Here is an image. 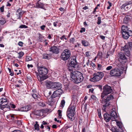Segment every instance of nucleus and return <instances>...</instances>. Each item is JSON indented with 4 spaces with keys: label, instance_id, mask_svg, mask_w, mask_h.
Returning <instances> with one entry per match:
<instances>
[{
    "label": "nucleus",
    "instance_id": "obj_20",
    "mask_svg": "<svg viewBox=\"0 0 132 132\" xmlns=\"http://www.w3.org/2000/svg\"><path fill=\"white\" fill-rule=\"evenodd\" d=\"M131 19V17L130 16L128 15L126 16L124 19L123 21V23L127 24L130 21Z\"/></svg>",
    "mask_w": 132,
    "mask_h": 132
},
{
    "label": "nucleus",
    "instance_id": "obj_42",
    "mask_svg": "<svg viewBox=\"0 0 132 132\" xmlns=\"http://www.w3.org/2000/svg\"><path fill=\"white\" fill-rule=\"evenodd\" d=\"M98 20H97V24L98 25L100 24L101 22V17H98Z\"/></svg>",
    "mask_w": 132,
    "mask_h": 132
},
{
    "label": "nucleus",
    "instance_id": "obj_22",
    "mask_svg": "<svg viewBox=\"0 0 132 132\" xmlns=\"http://www.w3.org/2000/svg\"><path fill=\"white\" fill-rule=\"evenodd\" d=\"M31 108L30 106L27 105L25 106L24 107L21 108V111H27L29 110H30Z\"/></svg>",
    "mask_w": 132,
    "mask_h": 132
},
{
    "label": "nucleus",
    "instance_id": "obj_32",
    "mask_svg": "<svg viewBox=\"0 0 132 132\" xmlns=\"http://www.w3.org/2000/svg\"><path fill=\"white\" fill-rule=\"evenodd\" d=\"M116 69H113L111 70L110 71V74L112 76H114L115 73V72Z\"/></svg>",
    "mask_w": 132,
    "mask_h": 132
},
{
    "label": "nucleus",
    "instance_id": "obj_54",
    "mask_svg": "<svg viewBox=\"0 0 132 132\" xmlns=\"http://www.w3.org/2000/svg\"><path fill=\"white\" fill-rule=\"evenodd\" d=\"M112 67L111 66H109L107 67L106 70H109L112 69Z\"/></svg>",
    "mask_w": 132,
    "mask_h": 132
},
{
    "label": "nucleus",
    "instance_id": "obj_34",
    "mask_svg": "<svg viewBox=\"0 0 132 132\" xmlns=\"http://www.w3.org/2000/svg\"><path fill=\"white\" fill-rule=\"evenodd\" d=\"M3 106L5 107L7 109V110H10V106L8 104H6L4 105H2Z\"/></svg>",
    "mask_w": 132,
    "mask_h": 132
},
{
    "label": "nucleus",
    "instance_id": "obj_10",
    "mask_svg": "<svg viewBox=\"0 0 132 132\" xmlns=\"http://www.w3.org/2000/svg\"><path fill=\"white\" fill-rule=\"evenodd\" d=\"M123 38L125 39H127L129 36H132V31H128V32H121Z\"/></svg>",
    "mask_w": 132,
    "mask_h": 132
},
{
    "label": "nucleus",
    "instance_id": "obj_6",
    "mask_svg": "<svg viewBox=\"0 0 132 132\" xmlns=\"http://www.w3.org/2000/svg\"><path fill=\"white\" fill-rule=\"evenodd\" d=\"M118 60L120 63L124 64L128 61V57L123 53H120L118 54Z\"/></svg>",
    "mask_w": 132,
    "mask_h": 132
},
{
    "label": "nucleus",
    "instance_id": "obj_61",
    "mask_svg": "<svg viewBox=\"0 0 132 132\" xmlns=\"http://www.w3.org/2000/svg\"><path fill=\"white\" fill-rule=\"evenodd\" d=\"M100 37L103 40H104L105 39V37L104 36L100 35Z\"/></svg>",
    "mask_w": 132,
    "mask_h": 132
},
{
    "label": "nucleus",
    "instance_id": "obj_9",
    "mask_svg": "<svg viewBox=\"0 0 132 132\" xmlns=\"http://www.w3.org/2000/svg\"><path fill=\"white\" fill-rule=\"evenodd\" d=\"M103 91L107 95L111 93L112 92L113 90L111 87L106 85L104 86L103 88Z\"/></svg>",
    "mask_w": 132,
    "mask_h": 132
},
{
    "label": "nucleus",
    "instance_id": "obj_60",
    "mask_svg": "<svg viewBox=\"0 0 132 132\" xmlns=\"http://www.w3.org/2000/svg\"><path fill=\"white\" fill-rule=\"evenodd\" d=\"M118 67H119V68L120 69H122V67L121 65H119L118 64V65H117Z\"/></svg>",
    "mask_w": 132,
    "mask_h": 132
},
{
    "label": "nucleus",
    "instance_id": "obj_55",
    "mask_svg": "<svg viewBox=\"0 0 132 132\" xmlns=\"http://www.w3.org/2000/svg\"><path fill=\"white\" fill-rule=\"evenodd\" d=\"M98 114L99 117L100 119L101 118H102L101 113L100 112H99L98 111Z\"/></svg>",
    "mask_w": 132,
    "mask_h": 132
},
{
    "label": "nucleus",
    "instance_id": "obj_48",
    "mask_svg": "<svg viewBox=\"0 0 132 132\" xmlns=\"http://www.w3.org/2000/svg\"><path fill=\"white\" fill-rule=\"evenodd\" d=\"M117 125L119 126V128L121 129L122 128V127H121V124L120 122L119 121H118L117 122Z\"/></svg>",
    "mask_w": 132,
    "mask_h": 132
},
{
    "label": "nucleus",
    "instance_id": "obj_19",
    "mask_svg": "<svg viewBox=\"0 0 132 132\" xmlns=\"http://www.w3.org/2000/svg\"><path fill=\"white\" fill-rule=\"evenodd\" d=\"M45 85L46 87L48 88H51L52 89L53 82L51 81H46Z\"/></svg>",
    "mask_w": 132,
    "mask_h": 132
},
{
    "label": "nucleus",
    "instance_id": "obj_40",
    "mask_svg": "<svg viewBox=\"0 0 132 132\" xmlns=\"http://www.w3.org/2000/svg\"><path fill=\"white\" fill-rule=\"evenodd\" d=\"M28 28L27 26L24 24H22V25H20L19 27V28Z\"/></svg>",
    "mask_w": 132,
    "mask_h": 132
},
{
    "label": "nucleus",
    "instance_id": "obj_35",
    "mask_svg": "<svg viewBox=\"0 0 132 132\" xmlns=\"http://www.w3.org/2000/svg\"><path fill=\"white\" fill-rule=\"evenodd\" d=\"M0 109L3 110L5 112H6L7 111H9L10 110H7V109L6 108H5V107L3 106V105H1L0 106Z\"/></svg>",
    "mask_w": 132,
    "mask_h": 132
},
{
    "label": "nucleus",
    "instance_id": "obj_23",
    "mask_svg": "<svg viewBox=\"0 0 132 132\" xmlns=\"http://www.w3.org/2000/svg\"><path fill=\"white\" fill-rule=\"evenodd\" d=\"M132 4V0L128 2H127L122 5L120 7L121 9L122 10L123 9L125 8L127 6L131 4Z\"/></svg>",
    "mask_w": 132,
    "mask_h": 132
},
{
    "label": "nucleus",
    "instance_id": "obj_56",
    "mask_svg": "<svg viewBox=\"0 0 132 132\" xmlns=\"http://www.w3.org/2000/svg\"><path fill=\"white\" fill-rule=\"evenodd\" d=\"M10 104L11 105L10 106H11V108L14 109L15 108L16 106L14 104H11V103Z\"/></svg>",
    "mask_w": 132,
    "mask_h": 132
},
{
    "label": "nucleus",
    "instance_id": "obj_37",
    "mask_svg": "<svg viewBox=\"0 0 132 132\" xmlns=\"http://www.w3.org/2000/svg\"><path fill=\"white\" fill-rule=\"evenodd\" d=\"M65 103V100H62L61 101V105H60V106L63 108L64 105Z\"/></svg>",
    "mask_w": 132,
    "mask_h": 132
},
{
    "label": "nucleus",
    "instance_id": "obj_45",
    "mask_svg": "<svg viewBox=\"0 0 132 132\" xmlns=\"http://www.w3.org/2000/svg\"><path fill=\"white\" fill-rule=\"evenodd\" d=\"M8 70H9V72L10 73V75H11V76H13V75L14 73L13 72H12L11 70L9 68H8Z\"/></svg>",
    "mask_w": 132,
    "mask_h": 132
},
{
    "label": "nucleus",
    "instance_id": "obj_14",
    "mask_svg": "<svg viewBox=\"0 0 132 132\" xmlns=\"http://www.w3.org/2000/svg\"><path fill=\"white\" fill-rule=\"evenodd\" d=\"M62 88V85L59 82H53L52 89L56 90L59 89H61Z\"/></svg>",
    "mask_w": 132,
    "mask_h": 132
},
{
    "label": "nucleus",
    "instance_id": "obj_25",
    "mask_svg": "<svg viewBox=\"0 0 132 132\" xmlns=\"http://www.w3.org/2000/svg\"><path fill=\"white\" fill-rule=\"evenodd\" d=\"M128 31H132L131 30H129V29L127 26L123 25L121 27V32H128Z\"/></svg>",
    "mask_w": 132,
    "mask_h": 132
},
{
    "label": "nucleus",
    "instance_id": "obj_21",
    "mask_svg": "<svg viewBox=\"0 0 132 132\" xmlns=\"http://www.w3.org/2000/svg\"><path fill=\"white\" fill-rule=\"evenodd\" d=\"M16 13L19 15V19H20L24 13V12L21 9L19 8L16 11Z\"/></svg>",
    "mask_w": 132,
    "mask_h": 132
},
{
    "label": "nucleus",
    "instance_id": "obj_29",
    "mask_svg": "<svg viewBox=\"0 0 132 132\" xmlns=\"http://www.w3.org/2000/svg\"><path fill=\"white\" fill-rule=\"evenodd\" d=\"M81 43L82 45L85 46H88L89 45V42L85 40H82Z\"/></svg>",
    "mask_w": 132,
    "mask_h": 132
},
{
    "label": "nucleus",
    "instance_id": "obj_27",
    "mask_svg": "<svg viewBox=\"0 0 132 132\" xmlns=\"http://www.w3.org/2000/svg\"><path fill=\"white\" fill-rule=\"evenodd\" d=\"M115 76H119L121 75V71L120 69L117 68L116 69Z\"/></svg>",
    "mask_w": 132,
    "mask_h": 132
},
{
    "label": "nucleus",
    "instance_id": "obj_64",
    "mask_svg": "<svg viewBox=\"0 0 132 132\" xmlns=\"http://www.w3.org/2000/svg\"><path fill=\"white\" fill-rule=\"evenodd\" d=\"M90 64L94 68L95 66V64L94 63H91V64Z\"/></svg>",
    "mask_w": 132,
    "mask_h": 132
},
{
    "label": "nucleus",
    "instance_id": "obj_1",
    "mask_svg": "<svg viewBox=\"0 0 132 132\" xmlns=\"http://www.w3.org/2000/svg\"><path fill=\"white\" fill-rule=\"evenodd\" d=\"M71 80L75 83L78 84L81 82L84 79L82 74L78 71L74 73H71Z\"/></svg>",
    "mask_w": 132,
    "mask_h": 132
},
{
    "label": "nucleus",
    "instance_id": "obj_53",
    "mask_svg": "<svg viewBox=\"0 0 132 132\" xmlns=\"http://www.w3.org/2000/svg\"><path fill=\"white\" fill-rule=\"evenodd\" d=\"M23 43L22 42L20 41L18 43V44L20 46H23Z\"/></svg>",
    "mask_w": 132,
    "mask_h": 132
},
{
    "label": "nucleus",
    "instance_id": "obj_59",
    "mask_svg": "<svg viewBox=\"0 0 132 132\" xmlns=\"http://www.w3.org/2000/svg\"><path fill=\"white\" fill-rule=\"evenodd\" d=\"M86 56L87 57H89L90 56V55L89 54V52H86L85 53Z\"/></svg>",
    "mask_w": 132,
    "mask_h": 132
},
{
    "label": "nucleus",
    "instance_id": "obj_3",
    "mask_svg": "<svg viewBox=\"0 0 132 132\" xmlns=\"http://www.w3.org/2000/svg\"><path fill=\"white\" fill-rule=\"evenodd\" d=\"M76 106L75 105L70 104L68 108L67 112V115L72 121L74 119V116L75 113Z\"/></svg>",
    "mask_w": 132,
    "mask_h": 132
},
{
    "label": "nucleus",
    "instance_id": "obj_8",
    "mask_svg": "<svg viewBox=\"0 0 132 132\" xmlns=\"http://www.w3.org/2000/svg\"><path fill=\"white\" fill-rule=\"evenodd\" d=\"M70 62L68 66L69 68L70 67H72L75 68V66L77 65V62L76 61V57L75 56L71 57L70 59Z\"/></svg>",
    "mask_w": 132,
    "mask_h": 132
},
{
    "label": "nucleus",
    "instance_id": "obj_44",
    "mask_svg": "<svg viewBox=\"0 0 132 132\" xmlns=\"http://www.w3.org/2000/svg\"><path fill=\"white\" fill-rule=\"evenodd\" d=\"M61 112V110H59L57 111V113L58 114V115L60 118H61L62 116Z\"/></svg>",
    "mask_w": 132,
    "mask_h": 132
},
{
    "label": "nucleus",
    "instance_id": "obj_12",
    "mask_svg": "<svg viewBox=\"0 0 132 132\" xmlns=\"http://www.w3.org/2000/svg\"><path fill=\"white\" fill-rule=\"evenodd\" d=\"M110 115L111 116V117L112 118V120H114V119L117 118V116L116 112L115 111V108L112 109V110L110 112Z\"/></svg>",
    "mask_w": 132,
    "mask_h": 132
},
{
    "label": "nucleus",
    "instance_id": "obj_39",
    "mask_svg": "<svg viewBox=\"0 0 132 132\" xmlns=\"http://www.w3.org/2000/svg\"><path fill=\"white\" fill-rule=\"evenodd\" d=\"M26 61H28L32 60V58L31 56H26Z\"/></svg>",
    "mask_w": 132,
    "mask_h": 132
},
{
    "label": "nucleus",
    "instance_id": "obj_33",
    "mask_svg": "<svg viewBox=\"0 0 132 132\" xmlns=\"http://www.w3.org/2000/svg\"><path fill=\"white\" fill-rule=\"evenodd\" d=\"M55 92V91L51 96V98L53 99L55 98L56 97L59 96L58 95L56 94Z\"/></svg>",
    "mask_w": 132,
    "mask_h": 132
},
{
    "label": "nucleus",
    "instance_id": "obj_50",
    "mask_svg": "<svg viewBox=\"0 0 132 132\" xmlns=\"http://www.w3.org/2000/svg\"><path fill=\"white\" fill-rule=\"evenodd\" d=\"M46 27V26L45 25H43L40 27V28L42 30H45L44 28Z\"/></svg>",
    "mask_w": 132,
    "mask_h": 132
},
{
    "label": "nucleus",
    "instance_id": "obj_2",
    "mask_svg": "<svg viewBox=\"0 0 132 132\" xmlns=\"http://www.w3.org/2000/svg\"><path fill=\"white\" fill-rule=\"evenodd\" d=\"M37 69L39 74V80L41 81L47 78L46 75L48 72L47 69L45 67L38 66Z\"/></svg>",
    "mask_w": 132,
    "mask_h": 132
},
{
    "label": "nucleus",
    "instance_id": "obj_38",
    "mask_svg": "<svg viewBox=\"0 0 132 132\" xmlns=\"http://www.w3.org/2000/svg\"><path fill=\"white\" fill-rule=\"evenodd\" d=\"M18 54L19 55V56H18L19 58H21L22 57L24 54V53L22 52H20L18 53Z\"/></svg>",
    "mask_w": 132,
    "mask_h": 132
},
{
    "label": "nucleus",
    "instance_id": "obj_7",
    "mask_svg": "<svg viewBox=\"0 0 132 132\" xmlns=\"http://www.w3.org/2000/svg\"><path fill=\"white\" fill-rule=\"evenodd\" d=\"M70 56V51L67 49L65 50L62 53L61 56V59L64 61L67 60Z\"/></svg>",
    "mask_w": 132,
    "mask_h": 132
},
{
    "label": "nucleus",
    "instance_id": "obj_16",
    "mask_svg": "<svg viewBox=\"0 0 132 132\" xmlns=\"http://www.w3.org/2000/svg\"><path fill=\"white\" fill-rule=\"evenodd\" d=\"M44 4L43 3L40 2L39 1H37L36 3V5H34V7L40 8L46 10V9L44 7Z\"/></svg>",
    "mask_w": 132,
    "mask_h": 132
},
{
    "label": "nucleus",
    "instance_id": "obj_18",
    "mask_svg": "<svg viewBox=\"0 0 132 132\" xmlns=\"http://www.w3.org/2000/svg\"><path fill=\"white\" fill-rule=\"evenodd\" d=\"M108 95L105 93L103 91V92L101 93V98L100 100V101L102 103H104V101L106 97H104Z\"/></svg>",
    "mask_w": 132,
    "mask_h": 132
},
{
    "label": "nucleus",
    "instance_id": "obj_36",
    "mask_svg": "<svg viewBox=\"0 0 132 132\" xmlns=\"http://www.w3.org/2000/svg\"><path fill=\"white\" fill-rule=\"evenodd\" d=\"M6 22V21L3 18H1L0 20V24L3 25Z\"/></svg>",
    "mask_w": 132,
    "mask_h": 132
},
{
    "label": "nucleus",
    "instance_id": "obj_47",
    "mask_svg": "<svg viewBox=\"0 0 132 132\" xmlns=\"http://www.w3.org/2000/svg\"><path fill=\"white\" fill-rule=\"evenodd\" d=\"M4 6L3 5L0 8V11L1 12H3L4 11Z\"/></svg>",
    "mask_w": 132,
    "mask_h": 132
},
{
    "label": "nucleus",
    "instance_id": "obj_26",
    "mask_svg": "<svg viewBox=\"0 0 132 132\" xmlns=\"http://www.w3.org/2000/svg\"><path fill=\"white\" fill-rule=\"evenodd\" d=\"M32 96L35 99L37 100L38 101H40L41 100L40 95H38L35 94H33L32 95Z\"/></svg>",
    "mask_w": 132,
    "mask_h": 132
},
{
    "label": "nucleus",
    "instance_id": "obj_63",
    "mask_svg": "<svg viewBox=\"0 0 132 132\" xmlns=\"http://www.w3.org/2000/svg\"><path fill=\"white\" fill-rule=\"evenodd\" d=\"M59 10L60 11H62V12L64 11V8H62V7H61V8H59Z\"/></svg>",
    "mask_w": 132,
    "mask_h": 132
},
{
    "label": "nucleus",
    "instance_id": "obj_57",
    "mask_svg": "<svg viewBox=\"0 0 132 132\" xmlns=\"http://www.w3.org/2000/svg\"><path fill=\"white\" fill-rule=\"evenodd\" d=\"M52 94V92L51 91L49 92V96H45L46 97H47V98H50L51 97V96L50 95L51 94Z\"/></svg>",
    "mask_w": 132,
    "mask_h": 132
},
{
    "label": "nucleus",
    "instance_id": "obj_62",
    "mask_svg": "<svg viewBox=\"0 0 132 132\" xmlns=\"http://www.w3.org/2000/svg\"><path fill=\"white\" fill-rule=\"evenodd\" d=\"M91 98L93 100H95L96 98L95 96L94 95H92L91 96Z\"/></svg>",
    "mask_w": 132,
    "mask_h": 132
},
{
    "label": "nucleus",
    "instance_id": "obj_31",
    "mask_svg": "<svg viewBox=\"0 0 132 132\" xmlns=\"http://www.w3.org/2000/svg\"><path fill=\"white\" fill-rule=\"evenodd\" d=\"M34 127L35 130L38 131L39 130V125L38 124L37 121L36 122V123L34 125Z\"/></svg>",
    "mask_w": 132,
    "mask_h": 132
},
{
    "label": "nucleus",
    "instance_id": "obj_58",
    "mask_svg": "<svg viewBox=\"0 0 132 132\" xmlns=\"http://www.w3.org/2000/svg\"><path fill=\"white\" fill-rule=\"evenodd\" d=\"M87 104H85L84 106V112H85L86 111V109H87Z\"/></svg>",
    "mask_w": 132,
    "mask_h": 132
},
{
    "label": "nucleus",
    "instance_id": "obj_11",
    "mask_svg": "<svg viewBox=\"0 0 132 132\" xmlns=\"http://www.w3.org/2000/svg\"><path fill=\"white\" fill-rule=\"evenodd\" d=\"M122 50L123 51L124 53L127 56L129 57L130 55L129 49L127 46H125L122 48Z\"/></svg>",
    "mask_w": 132,
    "mask_h": 132
},
{
    "label": "nucleus",
    "instance_id": "obj_43",
    "mask_svg": "<svg viewBox=\"0 0 132 132\" xmlns=\"http://www.w3.org/2000/svg\"><path fill=\"white\" fill-rule=\"evenodd\" d=\"M18 125H19L22 124V122L21 120H18L16 121L15 122Z\"/></svg>",
    "mask_w": 132,
    "mask_h": 132
},
{
    "label": "nucleus",
    "instance_id": "obj_17",
    "mask_svg": "<svg viewBox=\"0 0 132 132\" xmlns=\"http://www.w3.org/2000/svg\"><path fill=\"white\" fill-rule=\"evenodd\" d=\"M103 117L104 120L106 122H109L111 119L112 120V119L111 116L107 113H105L104 114Z\"/></svg>",
    "mask_w": 132,
    "mask_h": 132
},
{
    "label": "nucleus",
    "instance_id": "obj_49",
    "mask_svg": "<svg viewBox=\"0 0 132 132\" xmlns=\"http://www.w3.org/2000/svg\"><path fill=\"white\" fill-rule=\"evenodd\" d=\"M85 29L84 28H81V30H80V32L82 33L83 32H85Z\"/></svg>",
    "mask_w": 132,
    "mask_h": 132
},
{
    "label": "nucleus",
    "instance_id": "obj_4",
    "mask_svg": "<svg viewBox=\"0 0 132 132\" xmlns=\"http://www.w3.org/2000/svg\"><path fill=\"white\" fill-rule=\"evenodd\" d=\"M112 94L108 95L104 101V103L105 104L103 105V108L102 109L103 111H105V109L107 106H109L111 105L110 102L111 100L113 99L114 97L112 95Z\"/></svg>",
    "mask_w": 132,
    "mask_h": 132
},
{
    "label": "nucleus",
    "instance_id": "obj_30",
    "mask_svg": "<svg viewBox=\"0 0 132 132\" xmlns=\"http://www.w3.org/2000/svg\"><path fill=\"white\" fill-rule=\"evenodd\" d=\"M7 99L5 98H3L0 99V106L1 105H2V104L7 102Z\"/></svg>",
    "mask_w": 132,
    "mask_h": 132
},
{
    "label": "nucleus",
    "instance_id": "obj_24",
    "mask_svg": "<svg viewBox=\"0 0 132 132\" xmlns=\"http://www.w3.org/2000/svg\"><path fill=\"white\" fill-rule=\"evenodd\" d=\"M52 55V54L51 53L44 54L43 55V58L45 59H49L51 58Z\"/></svg>",
    "mask_w": 132,
    "mask_h": 132
},
{
    "label": "nucleus",
    "instance_id": "obj_46",
    "mask_svg": "<svg viewBox=\"0 0 132 132\" xmlns=\"http://www.w3.org/2000/svg\"><path fill=\"white\" fill-rule=\"evenodd\" d=\"M39 104L40 106H45V104L43 102H40L39 103Z\"/></svg>",
    "mask_w": 132,
    "mask_h": 132
},
{
    "label": "nucleus",
    "instance_id": "obj_13",
    "mask_svg": "<svg viewBox=\"0 0 132 132\" xmlns=\"http://www.w3.org/2000/svg\"><path fill=\"white\" fill-rule=\"evenodd\" d=\"M59 48L56 46H53L51 47L50 51L53 53L57 54L59 53Z\"/></svg>",
    "mask_w": 132,
    "mask_h": 132
},
{
    "label": "nucleus",
    "instance_id": "obj_41",
    "mask_svg": "<svg viewBox=\"0 0 132 132\" xmlns=\"http://www.w3.org/2000/svg\"><path fill=\"white\" fill-rule=\"evenodd\" d=\"M75 40V38H71L70 39V42L71 43L74 44Z\"/></svg>",
    "mask_w": 132,
    "mask_h": 132
},
{
    "label": "nucleus",
    "instance_id": "obj_52",
    "mask_svg": "<svg viewBox=\"0 0 132 132\" xmlns=\"http://www.w3.org/2000/svg\"><path fill=\"white\" fill-rule=\"evenodd\" d=\"M102 67V65L101 64H98L97 65V69L98 70L101 69Z\"/></svg>",
    "mask_w": 132,
    "mask_h": 132
},
{
    "label": "nucleus",
    "instance_id": "obj_28",
    "mask_svg": "<svg viewBox=\"0 0 132 132\" xmlns=\"http://www.w3.org/2000/svg\"><path fill=\"white\" fill-rule=\"evenodd\" d=\"M55 91L59 96H60L63 92V90L61 89H57Z\"/></svg>",
    "mask_w": 132,
    "mask_h": 132
},
{
    "label": "nucleus",
    "instance_id": "obj_15",
    "mask_svg": "<svg viewBox=\"0 0 132 132\" xmlns=\"http://www.w3.org/2000/svg\"><path fill=\"white\" fill-rule=\"evenodd\" d=\"M77 98L78 96L77 95H73L72 97L71 103V104L72 105L73 104V105H75L76 106V105L78 101Z\"/></svg>",
    "mask_w": 132,
    "mask_h": 132
},
{
    "label": "nucleus",
    "instance_id": "obj_51",
    "mask_svg": "<svg viewBox=\"0 0 132 132\" xmlns=\"http://www.w3.org/2000/svg\"><path fill=\"white\" fill-rule=\"evenodd\" d=\"M82 123V119H80L79 120V125H81Z\"/></svg>",
    "mask_w": 132,
    "mask_h": 132
},
{
    "label": "nucleus",
    "instance_id": "obj_5",
    "mask_svg": "<svg viewBox=\"0 0 132 132\" xmlns=\"http://www.w3.org/2000/svg\"><path fill=\"white\" fill-rule=\"evenodd\" d=\"M93 77L90 79L91 81L93 82L101 80L104 76V73L101 72H98L96 73H94Z\"/></svg>",
    "mask_w": 132,
    "mask_h": 132
}]
</instances>
